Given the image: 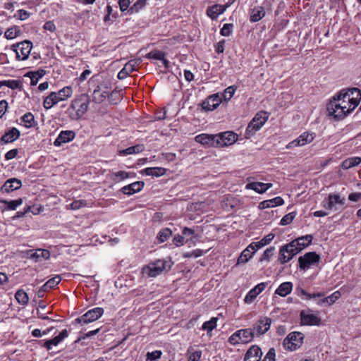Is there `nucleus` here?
Returning <instances> with one entry per match:
<instances>
[{"mask_svg": "<svg viewBox=\"0 0 361 361\" xmlns=\"http://www.w3.org/2000/svg\"><path fill=\"white\" fill-rule=\"evenodd\" d=\"M0 202L2 204H6L7 209L16 210L18 206H20L23 204V200L21 198H18L17 200H10V201H8L6 200H2L0 201Z\"/></svg>", "mask_w": 361, "mask_h": 361, "instance_id": "58836bf2", "label": "nucleus"}, {"mask_svg": "<svg viewBox=\"0 0 361 361\" xmlns=\"http://www.w3.org/2000/svg\"><path fill=\"white\" fill-rule=\"evenodd\" d=\"M3 86H6L12 90L20 89L22 87V83L20 80H8L0 81V88Z\"/></svg>", "mask_w": 361, "mask_h": 361, "instance_id": "4c0bfd02", "label": "nucleus"}, {"mask_svg": "<svg viewBox=\"0 0 361 361\" xmlns=\"http://www.w3.org/2000/svg\"><path fill=\"white\" fill-rule=\"evenodd\" d=\"M260 293L257 291L255 288H252L245 295L244 302L247 304H250L259 295Z\"/></svg>", "mask_w": 361, "mask_h": 361, "instance_id": "3c124183", "label": "nucleus"}, {"mask_svg": "<svg viewBox=\"0 0 361 361\" xmlns=\"http://www.w3.org/2000/svg\"><path fill=\"white\" fill-rule=\"evenodd\" d=\"M326 110L329 116L337 120L343 119L350 114V111L348 109H345V106H342L339 102H337V99L335 96L327 104Z\"/></svg>", "mask_w": 361, "mask_h": 361, "instance_id": "39448f33", "label": "nucleus"}, {"mask_svg": "<svg viewBox=\"0 0 361 361\" xmlns=\"http://www.w3.org/2000/svg\"><path fill=\"white\" fill-rule=\"evenodd\" d=\"M300 140L304 145L310 143L314 138L313 133H303L300 136Z\"/></svg>", "mask_w": 361, "mask_h": 361, "instance_id": "13d9d810", "label": "nucleus"}, {"mask_svg": "<svg viewBox=\"0 0 361 361\" xmlns=\"http://www.w3.org/2000/svg\"><path fill=\"white\" fill-rule=\"evenodd\" d=\"M337 99V102H339L342 106H345V109H348L349 103H350V99H349V95L347 94L345 90L339 92L336 96Z\"/></svg>", "mask_w": 361, "mask_h": 361, "instance_id": "7c9ffc66", "label": "nucleus"}, {"mask_svg": "<svg viewBox=\"0 0 361 361\" xmlns=\"http://www.w3.org/2000/svg\"><path fill=\"white\" fill-rule=\"evenodd\" d=\"M269 118V115L265 111L257 113L252 121L249 123L245 132V137L250 138L257 130H259L265 123Z\"/></svg>", "mask_w": 361, "mask_h": 361, "instance_id": "7ed1b4c3", "label": "nucleus"}, {"mask_svg": "<svg viewBox=\"0 0 361 361\" xmlns=\"http://www.w3.org/2000/svg\"><path fill=\"white\" fill-rule=\"evenodd\" d=\"M166 263L164 259H158L143 267L142 272L150 277H155L166 269Z\"/></svg>", "mask_w": 361, "mask_h": 361, "instance_id": "f8f14e48", "label": "nucleus"}, {"mask_svg": "<svg viewBox=\"0 0 361 361\" xmlns=\"http://www.w3.org/2000/svg\"><path fill=\"white\" fill-rule=\"evenodd\" d=\"M275 350L270 348L262 361H275Z\"/></svg>", "mask_w": 361, "mask_h": 361, "instance_id": "774afa93", "label": "nucleus"}, {"mask_svg": "<svg viewBox=\"0 0 361 361\" xmlns=\"http://www.w3.org/2000/svg\"><path fill=\"white\" fill-rule=\"evenodd\" d=\"M204 254V251L200 249L192 250L191 252H185L183 254V257L185 258L194 257L197 258L202 256Z\"/></svg>", "mask_w": 361, "mask_h": 361, "instance_id": "680f3d73", "label": "nucleus"}, {"mask_svg": "<svg viewBox=\"0 0 361 361\" xmlns=\"http://www.w3.org/2000/svg\"><path fill=\"white\" fill-rule=\"evenodd\" d=\"M15 16L21 20H25L30 17V13L25 10L20 9L17 11Z\"/></svg>", "mask_w": 361, "mask_h": 361, "instance_id": "69168bd1", "label": "nucleus"}, {"mask_svg": "<svg viewBox=\"0 0 361 361\" xmlns=\"http://www.w3.org/2000/svg\"><path fill=\"white\" fill-rule=\"evenodd\" d=\"M21 119L24 122L25 126L27 128L33 127L35 125V117L33 114L30 112L24 114L22 116Z\"/></svg>", "mask_w": 361, "mask_h": 361, "instance_id": "c03bdc74", "label": "nucleus"}, {"mask_svg": "<svg viewBox=\"0 0 361 361\" xmlns=\"http://www.w3.org/2000/svg\"><path fill=\"white\" fill-rule=\"evenodd\" d=\"M20 135V131L16 128H12L8 132H6L1 137V142L4 144L13 142V141L18 139Z\"/></svg>", "mask_w": 361, "mask_h": 361, "instance_id": "393cba45", "label": "nucleus"}, {"mask_svg": "<svg viewBox=\"0 0 361 361\" xmlns=\"http://www.w3.org/2000/svg\"><path fill=\"white\" fill-rule=\"evenodd\" d=\"M113 175L115 177V178H114V180L115 181L123 180H125V179L130 178V177H133V178L135 177V173L126 172L124 171H120L114 173Z\"/></svg>", "mask_w": 361, "mask_h": 361, "instance_id": "49530a36", "label": "nucleus"}, {"mask_svg": "<svg viewBox=\"0 0 361 361\" xmlns=\"http://www.w3.org/2000/svg\"><path fill=\"white\" fill-rule=\"evenodd\" d=\"M32 49V43L30 40H24L11 46V49L16 53L18 61L27 59Z\"/></svg>", "mask_w": 361, "mask_h": 361, "instance_id": "423d86ee", "label": "nucleus"}, {"mask_svg": "<svg viewBox=\"0 0 361 361\" xmlns=\"http://www.w3.org/2000/svg\"><path fill=\"white\" fill-rule=\"evenodd\" d=\"M252 253H250L249 246H247L238 258L237 264H245L252 257Z\"/></svg>", "mask_w": 361, "mask_h": 361, "instance_id": "37998d69", "label": "nucleus"}, {"mask_svg": "<svg viewBox=\"0 0 361 361\" xmlns=\"http://www.w3.org/2000/svg\"><path fill=\"white\" fill-rule=\"evenodd\" d=\"M172 234L171 229L166 228L161 230L158 235L157 238L161 243L165 242Z\"/></svg>", "mask_w": 361, "mask_h": 361, "instance_id": "09e8293b", "label": "nucleus"}, {"mask_svg": "<svg viewBox=\"0 0 361 361\" xmlns=\"http://www.w3.org/2000/svg\"><path fill=\"white\" fill-rule=\"evenodd\" d=\"M121 99V95L118 91H113L109 96V102L111 104H116Z\"/></svg>", "mask_w": 361, "mask_h": 361, "instance_id": "6e6d98bb", "label": "nucleus"}, {"mask_svg": "<svg viewBox=\"0 0 361 361\" xmlns=\"http://www.w3.org/2000/svg\"><path fill=\"white\" fill-rule=\"evenodd\" d=\"M27 255L28 258L35 262L48 259L50 257V252L45 249L30 250L27 251Z\"/></svg>", "mask_w": 361, "mask_h": 361, "instance_id": "dca6fc26", "label": "nucleus"}, {"mask_svg": "<svg viewBox=\"0 0 361 361\" xmlns=\"http://www.w3.org/2000/svg\"><path fill=\"white\" fill-rule=\"evenodd\" d=\"M141 63L142 59L140 58L130 60L125 64V71H127L129 73H132L135 70L136 67L139 66Z\"/></svg>", "mask_w": 361, "mask_h": 361, "instance_id": "79ce46f5", "label": "nucleus"}, {"mask_svg": "<svg viewBox=\"0 0 361 361\" xmlns=\"http://www.w3.org/2000/svg\"><path fill=\"white\" fill-rule=\"evenodd\" d=\"M293 287V283L283 282L280 284L278 288L276 290L275 294L279 295L281 297H286L291 293Z\"/></svg>", "mask_w": 361, "mask_h": 361, "instance_id": "c85d7f7f", "label": "nucleus"}, {"mask_svg": "<svg viewBox=\"0 0 361 361\" xmlns=\"http://www.w3.org/2000/svg\"><path fill=\"white\" fill-rule=\"evenodd\" d=\"M145 149L143 145H136L132 147H129L126 149L120 151V154H134L142 152Z\"/></svg>", "mask_w": 361, "mask_h": 361, "instance_id": "e433bc0d", "label": "nucleus"}, {"mask_svg": "<svg viewBox=\"0 0 361 361\" xmlns=\"http://www.w3.org/2000/svg\"><path fill=\"white\" fill-rule=\"evenodd\" d=\"M300 319L301 322L303 325H309V326H318L320 324L321 319L317 315L313 314H309L305 312V311H301L300 312Z\"/></svg>", "mask_w": 361, "mask_h": 361, "instance_id": "4be33fe9", "label": "nucleus"}, {"mask_svg": "<svg viewBox=\"0 0 361 361\" xmlns=\"http://www.w3.org/2000/svg\"><path fill=\"white\" fill-rule=\"evenodd\" d=\"M89 104V99L85 96L75 99L67 110L69 117L72 120H78L87 112Z\"/></svg>", "mask_w": 361, "mask_h": 361, "instance_id": "f257e3e1", "label": "nucleus"}, {"mask_svg": "<svg viewBox=\"0 0 361 361\" xmlns=\"http://www.w3.org/2000/svg\"><path fill=\"white\" fill-rule=\"evenodd\" d=\"M86 205V202L84 200H74L71 204V209L73 210L79 209Z\"/></svg>", "mask_w": 361, "mask_h": 361, "instance_id": "e2e57ef3", "label": "nucleus"}, {"mask_svg": "<svg viewBox=\"0 0 361 361\" xmlns=\"http://www.w3.org/2000/svg\"><path fill=\"white\" fill-rule=\"evenodd\" d=\"M165 57V54L163 51L159 50H154L149 52L146 55V58L149 59L161 60Z\"/></svg>", "mask_w": 361, "mask_h": 361, "instance_id": "603ef678", "label": "nucleus"}, {"mask_svg": "<svg viewBox=\"0 0 361 361\" xmlns=\"http://www.w3.org/2000/svg\"><path fill=\"white\" fill-rule=\"evenodd\" d=\"M72 94L73 90L70 86L64 87L58 92H52L44 98L43 106L46 109H49L59 102L66 100L71 97Z\"/></svg>", "mask_w": 361, "mask_h": 361, "instance_id": "f03ea898", "label": "nucleus"}, {"mask_svg": "<svg viewBox=\"0 0 361 361\" xmlns=\"http://www.w3.org/2000/svg\"><path fill=\"white\" fill-rule=\"evenodd\" d=\"M320 261V256L315 252H309L298 258L299 268L307 270L312 266L318 264Z\"/></svg>", "mask_w": 361, "mask_h": 361, "instance_id": "1a4fd4ad", "label": "nucleus"}, {"mask_svg": "<svg viewBox=\"0 0 361 361\" xmlns=\"http://www.w3.org/2000/svg\"><path fill=\"white\" fill-rule=\"evenodd\" d=\"M68 336V331L66 329H63L58 336H55L51 339L46 341L43 346L45 347L48 350H49L51 349L52 345H58L59 343L61 342L64 338H67Z\"/></svg>", "mask_w": 361, "mask_h": 361, "instance_id": "b1692460", "label": "nucleus"}, {"mask_svg": "<svg viewBox=\"0 0 361 361\" xmlns=\"http://www.w3.org/2000/svg\"><path fill=\"white\" fill-rule=\"evenodd\" d=\"M61 281V277L60 275H56L54 277L49 279L44 284V288L47 290L54 288L56 285H58Z\"/></svg>", "mask_w": 361, "mask_h": 361, "instance_id": "a18cd8bd", "label": "nucleus"}, {"mask_svg": "<svg viewBox=\"0 0 361 361\" xmlns=\"http://www.w3.org/2000/svg\"><path fill=\"white\" fill-rule=\"evenodd\" d=\"M195 142L207 147H216V135L200 134L195 137Z\"/></svg>", "mask_w": 361, "mask_h": 361, "instance_id": "aec40b11", "label": "nucleus"}, {"mask_svg": "<svg viewBox=\"0 0 361 361\" xmlns=\"http://www.w3.org/2000/svg\"><path fill=\"white\" fill-rule=\"evenodd\" d=\"M22 186V182L20 180L12 178L8 179L1 188V191L3 193H9L15 191Z\"/></svg>", "mask_w": 361, "mask_h": 361, "instance_id": "a211bd4d", "label": "nucleus"}, {"mask_svg": "<svg viewBox=\"0 0 361 361\" xmlns=\"http://www.w3.org/2000/svg\"><path fill=\"white\" fill-rule=\"evenodd\" d=\"M162 353L160 350H155L152 353H147V360L150 361H155L157 359H159Z\"/></svg>", "mask_w": 361, "mask_h": 361, "instance_id": "0e129e2a", "label": "nucleus"}, {"mask_svg": "<svg viewBox=\"0 0 361 361\" xmlns=\"http://www.w3.org/2000/svg\"><path fill=\"white\" fill-rule=\"evenodd\" d=\"M15 298L18 303L25 305L29 301V297L27 294L23 290H18L15 294Z\"/></svg>", "mask_w": 361, "mask_h": 361, "instance_id": "ea45409f", "label": "nucleus"}, {"mask_svg": "<svg viewBox=\"0 0 361 361\" xmlns=\"http://www.w3.org/2000/svg\"><path fill=\"white\" fill-rule=\"evenodd\" d=\"M130 0H118V5L121 11L125 12L130 8Z\"/></svg>", "mask_w": 361, "mask_h": 361, "instance_id": "338daca9", "label": "nucleus"}, {"mask_svg": "<svg viewBox=\"0 0 361 361\" xmlns=\"http://www.w3.org/2000/svg\"><path fill=\"white\" fill-rule=\"evenodd\" d=\"M106 97V92H101L99 87L98 86L93 92V100L97 103H100L104 101Z\"/></svg>", "mask_w": 361, "mask_h": 361, "instance_id": "8fccbe9b", "label": "nucleus"}, {"mask_svg": "<svg viewBox=\"0 0 361 361\" xmlns=\"http://www.w3.org/2000/svg\"><path fill=\"white\" fill-rule=\"evenodd\" d=\"M296 243L290 242L287 245L281 246L279 250L278 261L281 264L289 262L293 257L300 252V249L295 248Z\"/></svg>", "mask_w": 361, "mask_h": 361, "instance_id": "0eeeda50", "label": "nucleus"}, {"mask_svg": "<svg viewBox=\"0 0 361 361\" xmlns=\"http://www.w3.org/2000/svg\"><path fill=\"white\" fill-rule=\"evenodd\" d=\"M304 336L301 332L294 331L290 333L283 341V346L291 351L295 350L303 343Z\"/></svg>", "mask_w": 361, "mask_h": 361, "instance_id": "6e6552de", "label": "nucleus"}, {"mask_svg": "<svg viewBox=\"0 0 361 361\" xmlns=\"http://www.w3.org/2000/svg\"><path fill=\"white\" fill-rule=\"evenodd\" d=\"M275 250V248L274 247H269V248L266 249L264 252H263L262 257L259 259L260 262L262 261H267L269 262L271 257V256L274 255V252Z\"/></svg>", "mask_w": 361, "mask_h": 361, "instance_id": "5fc2aeb1", "label": "nucleus"}, {"mask_svg": "<svg viewBox=\"0 0 361 361\" xmlns=\"http://www.w3.org/2000/svg\"><path fill=\"white\" fill-rule=\"evenodd\" d=\"M46 73L44 69H39L35 72H29L26 75L29 76L31 79L30 85L34 86L38 82V80L42 78Z\"/></svg>", "mask_w": 361, "mask_h": 361, "instance_id": "72a5a7b5", "label": "nucleus"}, {"mask_svg": "<svg viewBox=\"0 0 361 361\" xmlns=\"http://www.w3.org/2000/svg\"><path fill=\"white\" fill-rule=\"evenodd\" d=\"M147 1V0H137L128 10V13L130 15H133L138 13L146 6Z\"/></svg>", "mask_w": 361, "mask_h": 361, "instance_id": "f704fd0d", "label": "nucleus"}, {"mask_svg": "<svg viewBox=\"0 0 361 361\" xmlns=\"http://www.w3.org/2000/svg\"><path fill=\"white\" fill-rule=\"evenodd\" d=\"M226 7L225 6L215 4L208 7L207 9V16L212 20H215L218 16L223 13L226 11Z\"/></svg>", "mask_w": 361, "mask_h": 361, "instance_id": "a878e982", "label": "nucleus"}, {"mask_svg": "<svg viewBox=\"0 0 361 361\" xmlns=\"http://www.w3.org/2000/svg\"><path fill=\"white\" fill-rule=\"evenodd\" d=\"M20 33V30L18 27H12L8 28L4 33V36L7 39H13L18 37Z\"/></svg>", "mask_w": 361, "mask_h": 361, "instance_id": "a19ab883", "label": "nucleus"}, {"mask_svg": "<svg viewBox=\"0 0 361 361\" xmlns=\"http://www.w3.org/2000/svg\"><path fill=\"white\" fill-rule=\"evenodd\" d=\"M221 98L218 93L209 96L202 104V108L206 111H213L216 109L221 102Z\"/></svg>", "mask_w": 361, "mask_h": 361, "instance_id": "4468645a", "label": "nucleus"}, {"mask_svg": "<svg viewBox=\"0 0 361 361\" xmlns=\"http://www.w3.org/2000/svg\"><path fill=\"white\" fill-rule=\"evenodd\" d=\"M295 216H296V212H290L288 214H286L281 219L280 225L286 226V225L290 224L293 221V220L294 219Z\"/></svg>", "mask_w": 361, "mask_h": 361, "instance_id": "864d4df0", "label": "nucleus"}, {"mask_svg": "<svg viewBox=\"0 0 361 361\" xmlns=\"http://www.w3.org/2000/svg\"><path fill=\"white\" fill-rule=\"evenodd\" d=\"M235 92V88H234L233 86H229L227 87L224 93H223V97L225 101H228L231 99V97L233 96L234 93Z\"/></svg>", "mask_w": 361, "mask_h": 361, "instance_id": "052dcab7", "label": "nucleus"}, {"mask_svg": "<svg viewBox=\"0 0 361 361\" xmlns=\"http://www.w3.org/2000/svg\"><path fill=\"white\" fill-rule=\"evenodd\" d=\"M254 331L252 329H240L234 332L228 338V342L236 345L240 343H247L252 341Z\"/></svg>", "mask_w": 361, "mask_h": 361, "instance_id": "20e7f679", "label": "nucleus"}, {"mask_svg": "<svg viewBox=\"0 0 361 361\" xmlns=\"http://www.w3.org/2000/svg\"><path fill=\"white\" fill-rule=\"evenodd\" d=\"M262 355V350L256 345H252L246 352L244 361H260Z\"/></svg>", "mask_w": 361, "mask_h": 361, "instance_id": "412c9836", "label": "nucleus"}, {"mask_svg": "<svg viewBox=\"0 0 361 361\" xmlns=\"http://www.w3.org/2000/svg\"><path fill=\"white\" fill-rule=\"evenodd\" d=\"M271 323V318L264 317L257 321L252 329L254 335L260 336L265 334L270 328Z\"/></svg>", "mask_w": 361, "mask_h": 361, "instance_id": "2eb2a0df", "label": "nucleus"}, {"mask_svg": "<svg viewBox=\"0 0 361 361\" xmlns=\"http://www.w3.org/2000/svg\"><path fill=\"white\" fill-rule=\"evenodd\" d=\"M341 296V294L339 291H335L331 295L328 297L323 298L321 300L317 301V303L319 305H331L334 303L338 299H339Z\"/></svg>", "mask_w": 361, "mask_h": 361, "instance_id": "c756f323", "label": "nucleus"}, {"mask_svg": "<svg viewBox=\"0 0 361 361\" xmlns=\"http://www.w3.org/2000/svg\"><path fill=\"white\" fill-rule=\"evenodd\" d=\"M361 163V157H349L345 159L342 162V168L344 170H348L352 167L356 166Z\"/></svg>", "mask_w": 361, "mask_h": 361, "instance_id": "2f4dec72", "label": "nucleus"}, {"mask_svg": "<svg viewBox=\"0 0 361 361\" xmlns=\"http://www.w3.org/2000/svg\"><path fill=\"white\" fill-rule=\"evenodd\" d=\"M345 203V197H342L339 194L331 193L328 195L327 198L322 202V206L329 210H336V204L343 205Z\"/></svg>", "mask_w": 361, "mask_h": 361, "instance_id": "ddd939ff", "label": "nucleus"}, {"mask_svg": "<svg viewBox=\"0 0 361 361\" xmlns=\"http://www.w3.org/2000/svg\"><path fill=\"white\" fill-rule=\"evenodd\" d=\"M346 92L349 95V99H351L348 107L350 113H351L358 105L361 99V91L358 88L355 87L349 89Z\"/></svg>", "mask_w": 361, "mask_h": 361, "instance_id": "f3484780", "label": "nucleus"}, {"mask_svg": "<svg viewBox=\"0 0 361 361\" xmlns=\"http://www.w3.org/2000/svg\"><path fill=\"white\" fill-rule=\"evenodd\" d=\"M245 188L252 190L259 194L265 192L264 183L262 182L250 183L246 185Z\"/></svg>", "mask_w": 361, "mask_h": 361, "instance_id": "c9c22d12", "label": "nucleus"}, {"mask_svg": "<svg viewBox=\"0 0 361 361\" xmlns=\"http://www.w3.org/2000/svg\"><path fill=\"white\" fill-rule=\"evenodd\" d=\"M145 185L144 182L142 181H136L133 183L128 184L126 186H123L121 191L128 195H133L136 192L141 191Z\"/></svg>", "mask_w": 361, "mask_h": 361, "instance_id": "5701e85b", "label": "nucleus"}, {"mask_svg": "<svg viewBox=\"0 0 361 361\" xmlns=\"http://www.w3.org/2000/svg\"><path fill=\"white\" fill-rule=\"evenodd\" d=\"M143 171L147 176L159 177L166 173V169L162 167H148L145 169Z\"/></svg>", "mask_w": 361, "mask_h": 361, "instance_id": "473e14b6", "label": "nucleus"}, {"mask_svg": "<svg viewBox=\"0 0 361 361\" xmlns=\"http://www.w3.org/2000/svg\"><path fill=\"white\" fill-rule=\"evenodd\" d=\"M238 140V135L232 131H226L216 134V147H224L235 143Z\"/></svg>", "mask_w": 361, "mask_h": 361, "instance_id": "9d476101", "label": "nucleus"}, {"mask_svg": "<svg viewBox=\"0 0 361 361\" xmlns=\"http://www.w3.org/2000/svg\"><path fill=\"white\" fill-rule=\"evenodd\" d=\"M313 239L312 235H306L305 236H302L300 238H297L296 240H293L292 242L296 243L295 244V248L300 249V252L305 248L307 245H309Z\"/></svg>", "mask_w": 361, "mask_h": 361, "instance_id": "bb28decb", "label": "nucleus"}, {"mask_svg": "<svg viewBox=\"0 0 361 361\" xmlns=\"http://www.w3.org/2000/svg\"><path fill=\"white\" fill-rule=\"evenodd\" d=\"M298 290L300 291L301 295H305L306 297L307 300H310L312 298H322L324 296V294L323 293H317L310 294V293H307L302 288H299V289H298Z\"/></svg>", "mask_w": 361, "mask_h": 361, "instance_id": "4d7b16f0", "label": "nucleus"}, {"mask_svg": "<svg viewBox=\"0 0 361 361\" xmlns=\"http://www.w3.org/2000/svg\"><path fill=\"white\" fill-rule=\"evenodd\" d=\"M104 313V309L102 307H95L87 311L82 316L75 320V323L85 324L97 320Z\"/></svg>", "mask_w": 361, "mask_h": 361, "instance_id": "9b49d317", "label": "nucleus"}, {"mask_svg": "<svg viewBox=\"0 0 361 361\" xmlns=\"http://www.w3.org/2000/svg\"><path fill=\"white\" fill-rule=\"evenodd\" d=\"M233 25L232 23H226L221 29L220 33L222 36L228 37L231 35Z\"/></svg>", "mask_w": 361, "mask_h": 361, "instance_id": "bf43d9fd", "label": "nucleus"}, {"mask_svg": "<svg viewBox=\"0 0 361 361\" xmlns=\"http://www.w3.org/2000/svg\"><path fill=\"white\" fill-rule=\"evenodd\" d=\"M265 16V11L262 6H256L252 9L250 20L252 23L259 21Z\"/></svg>", "mask_w": 361, "mask_h": 361, "instance_id": "cd10ccee", "label": "nucleus"}, {"mask_svg": "<svg viewBox=\"0 0 361 361\" xmlns=\"http://www.w3.org/2000/svg\"><path fill=\"white\" fill-rule=\"evenodd\" d=\"M75 133L73 130H62L55 140L54 145L56 147H60L63 144L73 140L75 138Z\"/></svg>", "mask_w": 361, "mask_h": 361, "instance_id": "6ab92c4d", "label": "nucleus"}, {"mask_svg": "<svg viewBox=\"0 0 361 361\" xmlns=\"http://www.w3.org/2000/svg\"><path fill=\"white\" fill-rule=\"evenodd\" d=\"M217 318L212 317L209 321L204 322L202 329L209 332L216 327Z\"/></svg>", "mask_w": 361, "mask_h": 361, "instance_id": "de8ad7c7", "label": "nucleus"}]
</instances>
